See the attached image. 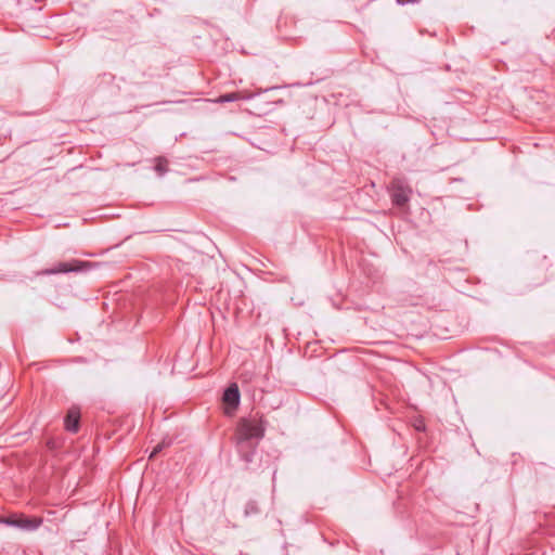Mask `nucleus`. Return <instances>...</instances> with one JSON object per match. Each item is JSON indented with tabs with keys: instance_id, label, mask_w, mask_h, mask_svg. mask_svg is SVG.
Listing matches in <instances>:
<instances>
[{
	"instance_id": "obj_1",
	"label": "nucleus",
	"mask_w": 555,
	"mask_h": 555,
	"mask_svg": "<svg viewBox=\"0 0 555 555\" xmlns=\"http://www.w3.org/2000/svg\"><path fill=\"white\" fill-rule=\"evenodd\" d=\"M266 425L261 417H243L235 429L234 441L237 452L246 463L253 462L260 440L263 438Z\"/></svg>"
},
{
	"instance_id": "obj_2",
	"label": "nucleus",
	"mask_w": 555,
	"mask_h": 555,
	"mask_svg": "<svg viewBox=\"0 0 555 555\" xmlns=\"http://www.w3.org/2000/svg\"><path fill=\"white\" fill-rule=\"evenodd\" d=\"M91 268V263L87 261H81L78 259H73L69 262H59L55 267L50 269H44L40 271L38 274L40 275H53L60 273H70V272H80Z\"/></svg>"
},
{
	"instance_id": "obj_3",
	"label": "nucleus",
	"mask_w": 555,
	"mask_h": 555,
	"mask_svg": "<svg viewBox=\"0 0 555 555\" xmlns=\"http://www.w3.org/2000/svg\"><path fill=\"white\" fill-rule=\"evenodd\" d=\"M0 522L16 527L26 531H34L40 527L42 519L39 517H26L24 515H12L0 519Z\"/></svg>"
},
{
	"instance_id": "obj_4",
	"label": "nucleus",
	"mask_w": 555,
	"mask_h": 555,
	"mask_svg": "<svg viewBox=\"0 0 555 555\" xmlns=\"http://www.w3.org/2000/svg\"><path fill=\"white\" fill-rule=\"evenodd\" d=\"M256 94L251 93L247 90L236 91V92H230L225 94H221L216 99L208 100L209 102L222 104V103H229V102H236V101H248L251 100Z\"/></svg>"
},
{
	"instance_id": "obj_5",
	"label": "nucleus",
	"mask_w": 555,
	"mask_h": 555,
	"mask_svg": "<svg viewBox=\"0 0 555 555\" xmlns=\"http://www.w3.org/2000/svg\"><path fill=\"white\" fill-rule=\"evenodd\" d=\"M410 189L401 184H393L391 192L392 203L397 206L405 205L410 199Z\"/></svg>"
},
{
	"instance_id": "obj_6",
	"label": "nucleus",
	"mask_w": 555,
	"mask_h": 555,
	"mask_svg": "<svg viewBox=\"0 0 555 555\" xmlns=\"http://www.w3.org/2000/svg\"><path fill=\"white\" fill-rule=\"evenodd\" d=\"M240 398V390L236 384H231L223 393V402L233 409L238 406Z\"/></svg>"
},
{
	"instance_id": "obj_7",
	"label": "nucleus",
	"mask_w": 555,
	"mask_h": 555,
	"mask_svg": "<svg viewBox=\"0 0 555 555\" xmlns=\"http://www.w3.org/2000/svg\"><path fill=\"white\" fill-rule=\"evenodd\" d=\"M79 410L77 408L69 409L64 421L66 430L70 433H77L79 429Z\"/></svg>"
},
{
	"instance_id": "obj_8",
	"label": "nucleus",
	"mask_w": 555,
	"mask_h": 555,
	"mask_svg": "<svg viewBox=\"0 0 555 555\" xmlns=\"http://www.w3.org/2000/svg\"><path fill=\"white\" fill-rule=\"evenodd\" d=\"M154 169L159 176H164L168 171L167 158L164 156L156 157Z\"/></svg>"
},
{
	"instance_id": "obj_9",
	"label": "nucleus",
	"mask_w": 555,
	"mask_h": 555,
	"mask_svg": "<svg viewBox=\"0 0 555 555\" xmlns=\"http://www.w3.org/2000/svg\"><path fill=\"white\" fill-rule=\"evenodd\" d=\"M170 444V441L166 442L165 440L158 443L152 451L150 457H154L156 454L163 451L165 447H168Z\"/></svg>"
},
{
	"instance_id": "obj_10",
	"label": "nucleus",
	"mask_w": 555,
	"mask_h": 555,
	"mask_svg": "<svg viewBox=\"0 0 555 555\" xmlns=\"http://www.w3.org/2000/svg\"><path fill=\"white\" fill-rule=\"evenodd\" d=\"M410 0H398L399 3H405V2H409Z\"/></svg>"
}]
</instances>
